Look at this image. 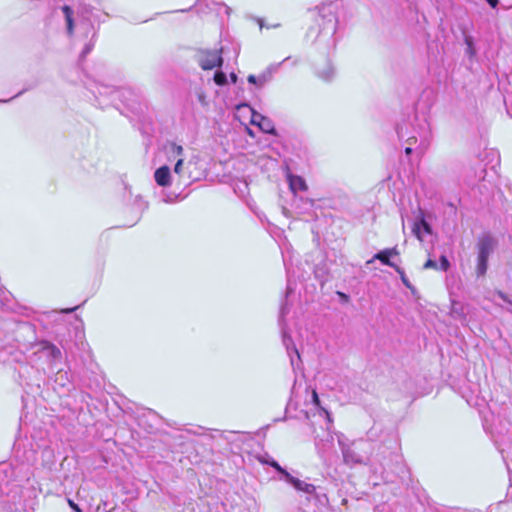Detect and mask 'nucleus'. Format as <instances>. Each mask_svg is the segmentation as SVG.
I'll return each mask as SVG.
<instances>
[{
    "label": "nucleus",
    "mask_w": 512,
    "mask_h": 512,
    "mask_svg": "<svg viewBox=\"0 0 512 512\" xmlns=\"http://www.w3.org/2000/svg\"><path fill=\"white\" fill-rule=\"evenodd\" d=\"M85 87L93 94L99 106L104 108L118 99L135 114H142L147 108L143 94L131 87L116 88L87 77Z\"/></svg>",
    "instance_id": "obj_1"
},
{
    "label": "nucleus",
    "mask_w": 512,
    "mask_h": 512,
    "mask_svg": "<svg viewBox=\"0 0 512 512\" xmlns=\"http://www.w3.org/2000/svg\"><path fill=\"white\" fill-rule=\"evenodd\" d=\"M339 3L330 1L317 7L318 18L316 20L318 30L314 42L325 49H331L336 44L335 33L338 27Z\"/></svg>",
    "instance_id": "obj_2"
},
{
    "label": "nucleus",
    "mask_w": 512,
    "mask_h": 512,
    "mask_svg": "<svg viewBox=\"0 0 512 512\" xmlns=\"http://www.w3.org/2000/svg\"><path fill=\"white\" fill-rule=\"evenodd\" d=\"M312 401L316 409V413L313 414L315 420L310 421L312 433L315 434V446L318 453L323 457L333 447L334 437L330 432L332 425V418L330 413L320 405L318 394L315 390L312 392Z\"/></svg>",
    "instance_id": "obj_3"
},
{
    "label": "nucleus",
    "mask_w": 512,
    "mask_h": 512,
    "mask_svg": "<svg viewBox=\"0 0 512 512\" xmlns=\"http://www.w3.org/2000/svg\"><path fill=\"white\" fill-rule=\"evenodd\" d=\"M29 362L47 375L54 374L62 364L63 354L55 344L41 340L30 346Z\"/></svg>",
    "instance_id": "obj_4"
},
{
    "label": "nucleus",
    "mask_w": 512,
    "mask_h": 512,
    "mask_svg": "<svg viewBox=\"0 0 512 512\" xmlns=\"http://www.w3.org/2000/svg\"><path fill=\"white\" fill-rule=\"evenodd\" d=\"M22 499L21 488L16 479V471L11 463H0V506L12 511V505H19Z\"/></svg>",
    "instance_id": "obj_5"
},
{
    "label": "nucleus",
    "mask_w": 512,
    "mask_h": 512,
    "mask_svg": "<svg viewBox=\"0 0 512 512\" xmlns=\"http://www.w3.org/2000/svg\"><path fill=\"white\" fill-rule=\"evenodd\" d=\"M283 262H284V265L286 267V271H287V274H288V279H287V287H286V293H285V300L282 301L281 303V306H280V314H279V325L281 327V332H282V342H283V345L285 346L286 348V351H287V354L290 358V363H291V366L293 369H295L296 365L298 364V362H300V354L293 342V339L292 337L289 335V333L287 332L286 328H285V322H284V318L286 316V314H288L289 312V309L287 307V301H286V298L292 294L294 292V283L291 281L290 279V270L288 268V265H287V260H286V257L283 255Z\"/></svg>",
    "instance_id": "obj_6"
},
{
    "label": "nucleus",
    "mask_w": 512,
    "mask_h": 512,
    "mask_svg": "<svg viewBox=\"0 0 512 512\" xmlns=\"http://www.w3.org/2000/svg\"><path fill=\"white\" fill-rule=\"evenodd\" d=\"M397 134L400 140L405 141L407 144L405 154L410 155L413 151V146L418 143L419 147L423 149L427 146L430 138V127L428 122L423 119L416 127L412 126V131L409 130L408 124H400L397 126Z\"/></svg>",
    "instance_id": "obj_7"
},
{
    "label": "nucleus",
    "mask_w": 512,
    "mask_h": 512,
    "mask_svg": "<svg viewBox=\"0 0 512 512\" xmlns=\"http://www.w3.org/2000/svg\"><path fill=\"white\" fill-rule=\"evenodd\" d=\"M497 239L489 233L480 235L476 243L475 273L478 278L484 277L488 269V259L497 247Z\"/></svg>",
    "instance_id": "obj_8"
},
{
    "label": "nucleus",
    "mask_w": 512,
    "mask_h": 512,
    "mask_svg": "<svg viewBox=\"0 0 512 512\" xmlns=\"http://www.w3.org/2000/svg\"><path fill=\"white\" fill-rule=\"evenodd\" d=\"M271 467L274 468L280 475V480L285 481L286 483L293 486L297 491L303 492L308 495H312L316 492V486L304 482L294 476H292L285 468L280 466L277 461L271 462Z\"/></svg>",
    "instance_id": "obj_9"
},
{
    "label": "nucleus",
    "mask_w": 512,
    "mask_h": 512,
    "mask_svg": "<svg viewBox=\"0 0 512 512\" xmlns=\"http://www.w3.org/2000/svg\"><path fill=\"white\" fill-rule=\"evenodd\" d=\"M347 441V438L343 434L338 436V444L340 446L344 462L349 465L365 463V458L357 451L363 442H353L349 444Z\"/></svg>",
    "instance_id": "obj_10"
},
{
    "label": "nucleus",
    "mask_w": 512,
    "mask_h": 512,
    "mask_svg": "<svg viewBox=\"0 0 512 512\" xmlns=\"http://www.w3.org/2000/svg\"><path fill=\"white\" fill-rule=\"evenodd\" d=\"M221 53L222 49H201L196 54V61L203 70H212L222 66L223 57Z\"/></svg>",
    "instance_id": "obj_11"
},
{
    "label": "nucleus",
    "mask_w": 512,
    "mask_h": 512,
    "mask_svg": "<svg viewBox=\"0 0 512 512\" xmlns=\"http://www.w3.org/2000/svg\"><path fill=\"white\" fill-rule=\"evenodd\" d=\"M397 255H399L397 247L386 248L377 252L373 258L367 262V264L372 263L374 260H379L383 265H387L394 269L397 265L390 260V257Z\"/></svg>",
    "instance_id": "obj_12"
},
{
    "label": "nucleus",
    "mask_w": 512,
    "mask_h": 512,
    "mask_svg": "<svg viewBox=\"0 0 512 512\" xmlns=\"http://www.w3.org/2000/svg\"><path fill=\"white\" fill-rule=\"evenodd\" d=\"M154 179L157 185L161 187L170 186L172 181L170 168L167 165L157 168L154 172Z\"/></svg>",
    "instance_id": "obj_13"
},
{
    "label": "nucleus",
    "mask_w": 512,
    "mask_h": 512,
    "mask_svg": "<svg viewBox=\"0 0 512 512\" xmlns=\"http://www.w3.org/2000/svg\"><path fill=\"white\" fill-rule=\"evenodd\" d=\"M412 231L414 235L420 240H423L422 234H432L431 225L422 217L419 220L415 221L413 224Z\"/></svg>",
    "instance_id": "obj_14"
},
{
    "label": "nucleus",
    "mask_w": 512,
    "mask_h": 512,
    "mask_svg": "<svg viewBox=\"0 0 512 512\" xmlns=\"http://www.w3.org/2000/svg\"><path fill=\"white\" fill-rule=\"evenodd\" d=\"M393 462L394 469H391L392 472H394L401 481H404L409 477V471L406 465L402 462L401 457L397 454H393Z\"/></svg>",
    "instance_id": "obj_15"
},
{
    "label": "nucleus",
    "mask_w": 512,
    "mask_h": 512,
    "mask_svg": "<svg viewBox=\"0 0 512 512\" xmlns=\"http://www.w3.org/2000/svg\"><path fill=\"white\" fill-rule=\"evenodd\" d=\"M164 150L168 156V160L183 158L184 149L175 142H168L164 145Z\"/></svg>",
    "instance_id": "obj_16"
},
{
    "label": "nucleus",
    "mask_w": 512,
    "mask_h": 512,
    "mask_svg": "<svg viewBox=\"0 0 512 512\" xmlns=\"http://www.w3.org/2000/svg\"><path fill=\"white\" fill-rule=\"evenodd\" d=\"M289 186L293 193H296L298 191H305L307 189L305 180L297 175L289 176Z\"/></svg>",
    "instance_id": "obj_17"
},
{
    "label": "nucleus",
    "mask_w": 512,
    "mask_h": 512,
    "mask_svg": "<svg viewBox=\"0 0 512 512\" xmlns=\"http://www.w3.org/2000/svg\"><path fill=\"white\" fill-rule=\"evenodd\" d=\"M464 43L466 45L465 55L469 58L470 61L476 57L477 50L475 47L474 39L472 36L465 34L464 35Z\"/></svg>",
    "instance_id": "obj_18"
},
{
    "label": "nucleus",
    "mask_w": 512,
    "mask_h": 512,
    "mask_svg": "<svg viewBox=\"0 0 512 512\" xmlns=\"http://www.w3.org/2000/svg\"><path fill=\"white\" fill-rule=\"evenodd\" d=\"M55 382L65 387L70 383V377L67 371H64L60 366H58V369L55 370Z\"/></svg>",
    "instance_id": "obj_19"
},
{
    "label": "nucleus",
    "mask_w": 512,
    "mask_h": 512,
    "mask_svg": "<svg viewBox=\"0 0 512 512\" xmlns=\"http://www.w3.org/2000/svg\"><path fill=\"white\" fill-rule=\"evenodd\" d=\"M247 81L250 84L255 85L258 88L264 87L268 82H270V79L268 76H266L263 72L260 73L258 76L256 75H249L247 78Z\"/></svg>",
    "instance_id": "obj_20"
},
{
    "label": "nucleus",
    "mask_w": 512,
    "mask_h": 512,
    "mask_svg": "<svg viewBox=\"0 0 512 512\" xmlns=\"http://www.w3.org/2000/svg\"><path fill=\"white\" fill-rule=\"evenodd\" d=\"M335 69L330 62L326 63L323 69L317 70V75L325 81H329L333 78Z\"/></svg>",
    "instance_id": "obj_21"
},
{
    "label": "nucleus",
    "mask_w": 512,
    "mask_h": 512,
    "mask_svg": "<svg viewBox=\"0 0 512 512\" xmlns=\"http://www.w3.org/2000/svg\"><path fill=\"white\" fill-rule=\"evenodd\" d=\"M258 127L264 133L272 134V135H274L276 133V130H275L273 122L269 118H267L265 116H263V118H260V123H259Z\"/></svg>",
    "instance_id": "obj_22"
},
{
    "label": "nucleus",
    "mask_w": 512,
    "mask_h": 512,
    "mask_svg": "<svg viewBox=\"0 0 512 512\" xmlns=\"http://www.w3.org/2000/svg\"><path fill=\"white\" fill-rule=\"evenodd\" d=\"M62 11L64 13L66 23H67V32L69 35H72V33H73V18H72L73 10L69 6L65 5V6H63Z\"/></svg>",
    "instance_id": "obj_23"
},
{
    "label": "nucleus",
    "mask_w": 512,
    "mask_h": 512,
    "mask_svg": "<svg viewBox=\"0 0 512 512\" xmlns=\"http://www.w3.org/2000/svg\"><path fill=\"white\" fill-rule=\"evenodd\" d=\"M291 59L290 56L286 57L282 62H279V63H273V64H270L264 71L263 73L268 76V78L270 79V81L272 80L273 78V75L279 70V68L281 67V65L287 61H289Z\"/></svg>",
    "instance_id": "obj_24"
},
{
    "label": "nucleus",
    "mask_w": 512,
    "mask_h": 512,
    "mask_svg": "<svg viewBox=\"0 0 512 512\" xmlns=\"http://www.w3.org/2000/svg\"><path fill=\"white\" fill-rule=\"evenodd\" d=\"M213 80L214 82L218 85V86H224L227 84V75L226 73H224L223 71L221 70H216L215 73H214V76H213Z\"/></svg>",
    "instance_id": "obj_25"
},
{
    "label": "nucleus",
    "mask_w": 512,
    "mask_h": 512,
    "mask_svg": "<svg viewBox=\"0 0 512 512\" xmlns=\"http://www.w3.org/2000/svg\"><path fill=\"white\" fill-rule=\"evenodd\" d=\"M95 36H96V32H95V31H93L92 38H91L90 42H89V43H87V44L84 46V48H83V50H82V52H81V54H80V59H84V58H85V57H86V56H87V55L92 51V49H93V47H94V41H93V39L95 38Z\"/></svg>",
    "instance_id": "obj_26"
},
{
    "label": "nucleus",
    "mask_w": 512,
    "mask_h": 512,
    "mask_svg": "<svg viewBox=\"0 0 512 512\" xmlns=\"http://www.w3.org/2000/svg\"><path fill=\"white\" fill-rule=\"evenodd\" d=\"M394 270L400 275L402 283L407 288L412 289V285H411L410 281L408 280V278L406 277L404 270L399 266L395 267Z\"/></svg>",
    "instance_id": "obj_27"
},
{
    "label": "nucleus",
    "mask_w": 512,
    "mask_h": 512,
    "mask_svg": "<svg viewBox=\"0 0 512 512\" xmlns=\"http://www.w3.org/2000/svg\"><path fill=\"white\" fill-rule=\"evenodd\" d=\"M450 268V262L445 255H442L439 260V266L437 269L441 271H447Z\"/></svg>",
    "instance_id": "obj_28"
},
{
    "label": "nucleus",
    "mask_w": 512,
    "mask_h": 512,
    "mask_svg": "<svg viewBox=\"0 0 512 512\" xmlns=\"http://www.w3.org/2000/svg\"><path fill=\"white\" fill-rule=\"evenodd\" d=\"M183 163H184V159L183 158H178L176 160V163H175V166H174V172L176 174L180 175L182 173Z\"/></svg>",
    "instance_id": "obj_29"
},
{
    "label": "nucleus",
    "mask_w": 512,
    "mask_h": 512,
    "mask_svg": "<svg viewBox=\"0 0 512 512\" xmlns=\"http://www.w3.org/2000/svg\"><path fill=\"white\" fill-rule=\"evenodd\" d=\"M382 475H383V479L387 482H395V479L390 475L388 469L383 466V471H382Z\"/></svg>",
    "instance_id": "obj_30"
},
{
    "label": "nucleus",
    "mask_w": 512,
    "mask_h": 512,
    "mask_svg": "<svg viewBox=\"0 0 512 512\" xmlns=\"http://www.w3.org/2000/svg\"><path fill=\"white\" fill-rule=\"evenodd\" d=\"M259 461L262 463V464H266V465H269L271 467V462L272 461H275L272 457H270L268 454L264 455V456H261L259 458Z\"/></svg>",
    "instance_id": "obj_31"
},
{
    "label": "nucleus",
    "mask_w": 512,
    "mask_h": 512,
    "mask_svg": "<svg viewBox=\"0 0 512 512\" xmlns=\"http://www.w3.org/2000/svg\"><path fill=\"white\" fill-rule=\"evenodd\" d=\"M260 118H263V115H261L260 113L253 112V114H252V119H251V123H252L253 125H257V126H259Z\"/></svg>",
    "instance_id": "obj_32"
},
{
    "label": "nucleus",
    "mask_w": 512,
    "mask_h": 512,
    "mask_svg": "<svg viewBox=\"0 0 512 512\" xmlns=\"http://www.w3.org/2000/svg\"><path fill=\"white\" fill-rule=\"evenodd\" d=\"M430 268L437 269L438 268L437 262L432 259H428L426 261V263L424 264V269H430Z\"/></svg>",
    "instance_id": "obj_33"
},
{
    "label": "nucleus",
    "mask_w": 512,
    "mask_h": 512,
    "mask_svg": "<svg viewBox=\"0 0 512 512\" xmlns=\"http://www.w3.org/2000/svg\"><path fill=\"white\" fill-rule=\"evenodd\" d=\"M6 511L7 512H25L24 506H23V501L21 500L19 505H12V511H10V510H6Z\"/></svg>",
    "instance_id": "obj_34"
},
{
    "label": "nucleus",
    "mask_w": 512,
    "mask_h": 512,
    "mask_svg": "<svg viewBox=\"0 0 512 512\" xmlns=\"http://www.w3.org/2000/svg\"><path fill=\"white\" fill-rule=\"evenodd\" d=\"M68 504L73 509V511H75V512H82V509L73 500L68 499Z\"/></svg>",
    "instance_id": "obj_35"
},
{
    "label": "nucleus",
    "mask_w": 512,
    "mask_h": 512,
    "mask_svg": "<svg viewBox=\"0 0 512 512\" xmlns=\"http://www.w3.org/2000/svg\"><path fill=\"white\" fill-rule=\"evenodd\" d=\"M26 90H27V89H23V90H21L20 92H18L15 96H13V97H12V98H10V99H0V103H8V102H10L12 99H14V98H17V97L21 96V95H22Z\"/></svg>",
    "instance_id": "obj_36"
},
{
    "label": "nucleus",
    "mask_w": 512,
    "mask_h": 512,
    "mask_svg": "<svg viewBox=\"0 0 512 512\" xmlns=\"http://www.w3.org/2000/svg\"><path fill=\"white\" fill-rule=\"evenodd\" d=\"M487 3L492 7V8H496L497 4H498V0H486Z\"/></svg>",
    "instance_id": "obj_37"
},
{
    "label": "nucleus",
    "mask_w": 512,
    "mask_h": 512,
    "mask_svg": "<svg viewBox=\"0 0 512 512\" xmlns=\"http://www.w3.org/2000/svg\"><path fill=\"white\" fill-rule=\"evenodd\" d=\"M230 79L232 83H236L237 81V75L235 73H230Z\"/></svg>",
    "instance_id": "obj_38"
},
{
    "label": "nucleus",
    "mask_w": 512,
    "mask_h": 512,
    "mask_svg": "<svg viewBox=\"0 0 512 512\" xmlns=\"http://www.w3.org/2000/svg\"><path fill=\"white\" fill-rule=\"evenodd\" d=\"M507 496L510 498V500L512 501V484L509 486L508 488V491H507Z\"/></svg>",
    "instance_id": "obj_39"
},
{
    "label": "nucleus",
    "mask_w": 512,
    "mask_h": 512,
    "mask_svg": "<svg viewBox=\"0 0 512 512\" xmlns=\"http://www.w3.org/2000/svg\"><path fill=\"white\" fill-rule=\"evenodd\" d=\"M173 200H174V198L170 197V196H167V197L163 198V201L166 202V203L173 202Z\"/></svg>",
    "instance_id": "obj_40"
},
{
    "label": "nucleus",
    "mask_w": 512,
    "mask_h": 512,
    "mask_svg": "<svg viewBox=\"0 0 512 512\" xmlns=\"http://www.w3.org/2000/svg\"><path fill=\"white\" fill-rule=\"evenodd\" d=\"M498 296H499L502 300L507 301V297H506V295H505L503 292H498Z\"/></svg>",
    "instance_id": "obj_41"
},
{
    "label": "nucleus",
    "mask_w": 512,
    "mask_h": 512,
    "mask_svg": "<svg viewBox=\"0 0 512 512\" xmlns=\"http://www.w3.org/2000/svg\"><path fill=\"white\" fill-rule=\"evenodd\" d=\"M498 296H499L502 300L507 301V297H506V295H505L503 292H498Z\"/></svg>",
    "instance_id": "obj_42"
},
{
    "label": "nucleus",
    "mask_w": 512,
    "mask_h": 512,
    "mask_svg": "<svg viewBox=\"0 0 512 512\" xmlns=\"http://www.w3.org/2000/svg\"><path fill=\"white\" fill-rule=\"evenodd\" d=\"M102 505L104 511H110L111 508H108L107 502H103Z\"/></svg>",
    "instance_id": "obj_43"
},
{
    "label": "nucleus",
    "mask_w": 512,
    "mask_h": 512,
    "mask_svg": "<svg viewBox=\"0 0 512 512\" xmlns=\"http://www.w3.org/2000/svg\"><path fill=\"white\" fill-rule=\"evenodd\" d=\"M76 308L77 307H75V308H68V309H65L63 312H65V313H72L73 311L76 310Z\"/></svg>",
    "instance_id": "obj_44"
},
{
    "label": "nucleus",
    "mask_w": 512,
    "mask_h": 512,
    "mask_svg": "<svg viewBox=\"0 0 512 512\" xmlns=\"http://www.w3.org/2000/svg\"><path fill=\"white\" fill-rule=\"evenodd\" d=\"M338 294L341 296V298H347V295L344 293L339 292Z\"/></svg>",
    "instance_id": "obj_45"
},
{
    "label": "nucleus",
    "mask_w": 512,
    "mask_h": 512,
    "mask_svg": "<svg viewBox=\"0 0 512 512\" xmlns=\"http://www.w3.org/2000/svg\"><path fill=\"white\" fill-rule=\"evenodd\" d=\"M298 64V60L297 59H294L293 60V65H297Z\"/></svg>",
    "instance_id": "obj_46"
},
{
    "label": "nucleus",
    "mask_w": 512,
    "mask_h": 512,
    "mask_svg": "<svg viewBox=\"0 0 512 512\" xmlns=\"http://www.w3.org/2000/svg\"><path fill=\"white\" fill-rule=\"evenodd\" d=\"M313 32H314V30H313V29L309 30L308 35L310 36Z\"/></svg>",
    "instance_id": "obj_47"
},
{
    "label": "nucleus",
    "mask_w": 512,
    "mask_h": 512,
    "mask_svg": "<svg viewBox=\"0 0 512 512\" xmlns=\"http://www.w3.org/2000/svg\"><path fill=\"white\" fill-rule=\"evenodd\" d=\"M450 207L455 210V206L452 203H450Z\"/></svg>",
    "instance_id": "obj_48"
}]
</instances>
